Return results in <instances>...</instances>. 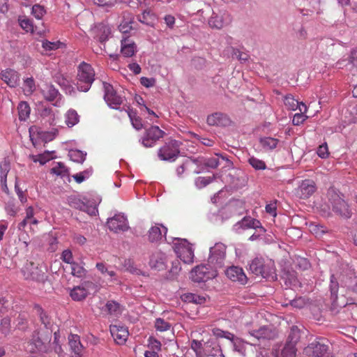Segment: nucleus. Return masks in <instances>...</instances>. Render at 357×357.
<instances>
[{
	"instance_id": "8",
	"label": "nucleus",
	"mask_w": 357,
	"mask_h": 357,
	"mask_svg": "<svg viewBox=\"0 0 357 357\" xmlns=\"http://www.w3.org/2000/svg\"><path fill=\"white\" fill-rule=\"evenodd\" d=\"M174 249L177 257L185 264L193 262L194 250L186 239L177 238L174 245Z\"/></svg>"
},
{
	"instance_id": "47",
	"label": "nucleus",
	"mask_w": 357,
	"mask_h": 357,
	"mask_svg": "<svg viewBox=\"0 0 357 357\" xmlns=\"http://www.w3.org/2000/svg\"><path fill=\"white\" fill-rule=\"evenodd\" d=\"M92 174L91 169H86L84 172L77 173L73 176V178L77 183H82L86 178H89Z\"/></svg>"
},
{
	"instance_id": "37",
	"label": "nucleus",
	"mask_w": 357,
	"mask_h": 357,
	"mask_svg": "<svg viewBox=\"0 0 357 357\" xmlns=\"http://www.w3.org/2000/svg\"><path fill=\"white\" fill-rule=\"evenodd\" d=\"M68 155L71 160L78 162L82 163L86 159V153H83L79 150H70L69 151Z\"/></svg>"
},
{
	"instance_id": "6",
	"label": "nucleus",
	"mask_w": 357,
	"mask_h": 357,
	"mask_svg": "<svg viewBox=\"0 0 357 357\" xmlns=\"http://www.w3.org/2000/svg\"><path fill=\"white\" fill-rule=\"evenodd\" d=\"M301 338L300 330L297 326H292L288 335L287 342L280 355L275 357H296V345Z\"/></svg>"
},
{
	"instance_id": "48",
	"label": "nucleus",
	"mask_w": 357,
	"mask_h": 357,
	"mask_svg": "<svg viewBox=\"0 0 357 357\" xmlns=\"http://www.w3.org/2000/svg\"><path fill=\"white\" fill-rule=\"evenodd\" d=\"M45 13L46 10L45 8L40 5L36 4L32 8L33 15L38 20L42 19Z\"/></svg>"
},
{
	"instance_id": "22",
	"label": "nucleus",
	"mask_w": 357,
	"mask_h": 357,
	"mask_svg": "<svg viewBox=\"0 0 357 357\" xmlns=\"http://www.w3.org/2000/svg\"><path fill=\"white\" fill-rule=\"evenodd\" d=\"M225 274L231 280L239 282L242 284H245L248 281V278L243 268L239 266H232L227 268L225 271Z\"/></svg>"
},
{
	"instance_id": "27",
	"label": "nucleus",
	"mask_w": 357,
	"mask_h": 357,
	"mask_svg": "<svg viewBox=\"0 0 357 357\" xmlns=\"http://www.w3.org/2000/svg\"><path fill=\"white\" fill-rule=\"evenodd\" d=\"M123 20L119 26V31L123 33H127L132 29V24L134 23V17L129 12L123 13Z\"/></svg>"
},
{
	"instance_id": "33",
	"label": "nucleus",
	"mask_w": 357,
	"mask_h": 357,
	"mask_svg": "<svg viewBox=\"0 0 357 357\" xmlns=\"http://www.w3.org/2000/svg\"><path fill=\"white\" fill-rule=\"evenodd\" d=\"M279 140L273 137H263L259 140L261 146L266 151L276 148Z\"/></svg>"
},
{
	"instance_id": "54",
	"label": "nucleus",
	"mask_w": 357,
	"mask_h": 357,
	"mask_svg": "<svg viewBox=\"0 0 357 357\" xmlns=\"http://www.w3.org/2000/svg\"><path fill=\"white\" fill-rule=\"evenodd\" d=\"M51 172L58 176H63L67 174V169L61 163H58L55 167L52 168Z\"/></svg>"
},
{
	"instance_id": "38",
	"label": "nucleus",
	"mask_w": 357,
	"mask_h": 357,
	"mask_svg": "<svg viewBox=\"0 0 357 357\" xmlns=\"http://www.w3.org/2000/svg\"><path fill=\"white\" fill-rule=\"evenodd\" d=\"M339 289V284L335 278V277L332 275L331 276V284H330V291H331V300L333 303H335L337 298V293Z\"/></svg>"
},
{
	"instance_id": "57",
	"label": "nucleus",
	"mask_w": 357,
	"mask_h": 357,
	"mask_svg": "<svg viewBox=\"0 0 357 357\" xmlns=\"http://www.w3.org/2000/svg\"><path fill=\"white\" fill-rule=\"evenodd\" d=\"M233 54L242 63L247 61L249 59V55L247 53L242 52L238 50L234 49Z\"/></svg>"
},
{
	"instance_id": "10",
	"label": "nucleus",
	"mask_w": 357,
	"mask_h": 357,
	"mask_svg": "<svg viewBox=\"0 0 357 357\" xmlns=\"http://www.w3.org/2000/svg\"><path fill=\"white\" fill-rule=\"evenodd\" d=\"M165 132L157 126H152L146 129L144 136L141 138L142 144L146 148L153 147L155 143L162 139Z\"/></svg>"
},
{
	"instance_id": "31",
	"label": "nucleus",
	"mask_w": 357,
	"mask_h": 357,
	"mask_svg": "<svg viewBox=\"0 0 357 357\" xmlns=\"http://www.w3.org/2000/svg\"><path fill=\"white\" fill-rule=\"evenodd\" d=\"M43 94L45 99L48 101H54L60 96L59 91L52 84L46 85L43 90Z\"/></svg>"
},
{
	"instance_id": "34",
	"label": "nucleus",
	"mask_w": 357,
	"mask_h": 357,
	"mask_svg": "<svg viewBox=\"0 0 357 357\" xmlns=\"http://www.w3.org/2000/svg\"><path fill=\"white\" fill-rule=\"evenodd\" d=\"M19 119L20 121H25L29 116L30 107L26 102H21L17 107Z\"/></svg>"
},
{
	"instance_id": "12",
	"label": "nucleus",
	"mask_w": 357,
	"mask_h": 357,
	"mask_svg": "<svg viewBox=\"0 0 357 357\" xmlns=\"http://www.w3.org/2000/svg\"><path fill=\"white\" fill-rule=\"evenodd\" d=\"M205 265L197 266L190 273V278L195 282H204L216 276V271Z\"/></svg>"
},
{
	"instance_id": "18",
	"label": "nucleus",
	"mask_w": 357,
	"mask_h": 357,
	"mask_svg": "<svg viewBox=\"0 0 357 357\" xmlns=\"http://www.w3.org/2000/svg\"><path fill=\"white\" fill-rule=\"evenodd\" d=\"M250 336L259 341L264 340H272L277 336V333L272 327L264 326L258 329L249 331Z\"/></svg>"
},
{
	"instance_id": "39",
	"label": "nucleus",
	"mask_w": 357,
	"mask_h": 357,
	"mask_svg": "<svg viewBox=\"0 0 357 357\" xmlns=\"http://www.w3.org/2000/svg\"><path fill=\"white\" fill-rule=\"evenodd\" d=\"M20 26L26 32L34 31V27L32 21L26 17H20L18 19Z\"/></svg>"
},
{
	"instance_id": "14",
	"label": "nucleus",
	"mask_w": 357,
	"mask_h": 357,
	"mask_svg": "<svg viewBox=\"0 0 357 357\" xmlns=\"http://www.w3.org/2000/svg\"><path fill=\"white\" fill-rule=\"evenodd\" d=\"M105 91L104 99L107 105L113 109H119L123 102V98L117 95L113 86L106 82H103Z\"/></svg>"
},
{
	"instance_id": "20",
	"label": "nucleus",
	"mask_w": 357,
	"mask_h": 357,
	"mask_svg": "<svg viewBox=\"0 0 357 357\" xmlns=\"http://www.w3.org/2000/svg\"><path fill=\"white\" fill-rule=\"evenodd\" d=\"M231 22V18L230 15L224 12L220 14H213L208 20V24L212 28L220 29L229 25Z\"/></svg>"
},
{
	"instance_id": "29",
	"label": "nucleus",
	"mask_w": 357,
	"mask_h": 357,
	"mask_svg": "<svg viewBox=\"0 0 357 357\" xmlns=\"http://www.w3.org/2000/svg\"><path fill=\"white\" fill-rule=\"evenodd\" d=\"M68 343L72 351L74 352L75 354L80 356L83 346L80 342L79 337L77 335H70L68 337Z\"/></svg>"
},
{
	"instance_id": "7",
	"label": "nucleus",
	"mask_w": 357,
	"mask_h": 357,
	"mask_svg": "<svg viewBox=\"0 0 357 357\" xmlns=\"http://www.w3.org/2000/svg\"><path fill=\"white\" fill-rule=\"evenodd\" d=\"M328 195L333 211L335 213L346 218L351 217V212L349 205L334 190H330Z\"/></svg>"
},
{
	"instance_id": "19",
	"label": "nucleus",
	"mask_w": 357,
	"mask_h": 357,
	"mask_svg": "<svg viewBox=\"0 0 357 357\" xmlns=\"http://www.w3.org/2000/svg\"><path fill=\"white\" fill-rule=\"evenodd\" d=\"M251 228H260L263 232L265 231L261 226V222L258 220L252 218L250 216H245L241 220L237 222L234 225V229L236 231H239L241 229L245 230Z\"/></svg>"
},
{
	"instance_id": "46",
	"label": "nucleus",
	"mask_w": 357,
	"mask_h": 357,
	"mask_svg": "<svg viewBox=\"0 0 357 357\" xmlns=\"http://www.w3.org/2000/svg\"><path fill=\"white\" fill-rule=\"evenodd\" d=\"M155 327L157 331L163 332L169 330L171 324L163 319L158 318L155 322Z\"/></svg>"
},
{
	"instance_id": "23",
	"label": "nucleus",
	"mask_w": 357,
	"mask_h": 357,
	"mask_svg": "<svg viewBox=\"0 0 357 357\" xmlns=\"http://www.w3.org/2000/svg\"><path fill=\"white\" fill-rule=\"evenodd\" d=\"M137 52V45L129 36H123L121 40V53L125 57H131Z\"/></svg>"
},
{
	"instance_id": "45",
	"label": "nucleus",
	"mask_w": 357,
	"mask_h": 357,
	"mask_svg": "<svg viewBox=\"0 0 357 357\" xmlns=\"http://www.w3.org/2000/svg\"><path fill=\"white\" fill-rule=\"evenodd\" d=\"M248 162L256 170H263L266 168V163L263 160L254 156L248 159Z\"/></svg>"
},
{
	"instance_id": "53",
	"label": "nucleus",
	"mask_w": 357,
	"mask_h": 357,
	"mask_svg": "<svg viewBox=\"0 0 357 357\" xmlns=\"http://www.w3.org/2000/svg\"><path fill=\"white\" fill-rule=\"evenodd\" d=\"M15 190L17 195V197L21 202V203L24 204L27 201L26 195L24 191L22 190V189L20 188L17 178H16L15 183Z\"/></svg>"
},
{
	"instance_id": "28",
	"label": "nucleus",
	"mask_w": 357,
	"mask_h": 357,
	"mask_svg": "<svg viewBox=\"0 0 357 357\" xmlns=\"http://www.w3.org/2000/svg\"><path fill=\"white\" fill-rule=\"evenodd\" d=\"M166 257L162 252H156L151 255L149 264L151 268L157 270H162L165 268Z\"/></svg>"
},
{
	"instance_id": "56",
	"label": "nucleus",
	"mask_w": 357,
	"mask_h": 357,
	"mask_svg": "<svg viewBox=\"0 0 357 357\" xmlns=\"http://www.w3.org/2000/svg\"><path fill=\"white\" fill-rule=\"evenodd\" d=\"M317 153L318 155L321 158H327L329 155L327 144L325 143V144L320 145L317 149Z\"/></svg>"
},
{
	"instance_id": "2",
	"label": "nucleus",
	"mask_w": 357,
	"mask_h": 357,
	"mask_svg": "<svg viewBox=\"0 0 357 357\" xmlns=\"http://www.w3.org/2000/svg\"><path fill=\"white\" fill-rule=\"evenodd\" d=\"M51 341V333L40 336L38 331H33L31 339L27 342L26 349L31 354L47 353Z\"/></svg>"
},
{
	"instance_id": "58",
	"label": "nucleus",
	"mask_w": 357,
	"mask_h": 357,
	"mask_svg": "<svg viewBox=\"0 0 357 357\" xmlns=\"http://www.w3.org/2000/svg\"><path fill=\"white\" fill-rule=\"evenodd\" d=\"M24 90L30 93L35 90V84L33 78H27L24 80Z\"/></svg>"
},
{
	"instance_id": "11",
	"label": "nucleus",
	"mask_w": 357,
	"mask_h": 357,
	"mask_svg": "<svg viewBox=\"0 0 357 357\" xmlns=\"http://www.w3.org/2000/svg\"><path fill=\"white\" fill-rule=\"evenodd\" d=\"M226 246L222 243H216L210 249V255L208 259V264L216 269L223 266L225 258Z\"/></svg>"
},
{
	"instance_id": "55",
	"label": "nucleus",
	"mask_w": 357,
	"mask_h": 357,
	"mask_svg": "<svg viewBox=\"0 0 357 357\" xmlns=\"http://www.w3.org/2000/svg\"><path fill=\"white\" fill-rule=\"evenodd\" d=\"M61 258L64 262L70 265L74 262L72 252L68 249L63 251Z\"/></svg>"
},
{
	"instance_id": "5",
	"label": "nucleus",
	"mask_w": 357,
	"mask_h": 357,
	"mask_svg": "<svg viewBox=\"0 0 357 357\" xmlns=\"http://www.w3.org/2000/svg\"><path fill=\"white\" fill-rule=\"evenodd\" d=\"M181 142L170 139L162 146L158 151V156L161 160L174 162L180 153Z\"/></svg>"
},
{
	"instance_id": "59",
	"label": "nucleus",
	"mask_w": 357,
	"mask_h": 357,
	"mask_svg": "<svg viewBox=\"0 0 357 357\" xmlns=\"http://www.w3.org/2000/svg\"><path fill=\"white\" fill-rule=\"evenodd\" d=\"M149 348L156 351H160L161 348V343L153 337H149Z\"/></svg>"
},
{
	"instance_id": "63",
	"label": "nucleus",
	"mask_w": 357,
	"mask_h": 357,
	"mask_svg": "<svg viewBox=\"0 0 357 357\" xmlns=\"http://www.w3.org/2000/svg\"><path fill=\"white\" fill-rule=\"evenodd\" d=\"M9 303L5 298H0V317L8 312Z\"/></svg>"
},
{
	"instance_id": "25",
	"label": "nucleus",
	"mask_w": 357,
	"mask_h": 357,
	"mask_svg": "<svg viewBox=\"0 0 357 357\" xmlns=\"http://www.w3.org/2000/svg\"><path fill=\"white\" fill-rule=\"evenodd\" d=\"M335 67L338 69L346 68L349 70H351L354 68L357 67V51L352 50L349 56L347 59H342L335 63Z\"/></svg>"
},
{
	"instance_id": "13",
	"label": "nucleus",
	"mask_w": 357,
	"mask_h": 357,
	"mask_svg": "<svg viewBox=\"0 0 357 357\" xmlns=\"http://www.w3.org/2000/svg\"><path fill=\"white\" fill-rule=\"evenodd\" d=\"M22 273L26 280L44 282L46 279L45 272L33 262L27 263L23 268Z\"/></svg>"
},
{
	"instance_id": "35",
	"label": "nucleus",
	"mask_w": 357,
	"mask_h": 357,
	"mask_svg": "<svg viewBox=\"0 0 357 357\" xmlns=\"http://www.w3.org/2000/svg\"><path fill=\"white\" fill-rule=\"evenodd\" d=\"M128 114L133 128L137 130H142L144 127L142 118L137 116L136 112L132 110L128 111Z\"/></svg>"
},
{
	"instance_id": "17",
	"label": "nucleus",
	"mask_w": 357,
	"mask_h": 357,
	"mask_svg": "<svg viewBox=\"0 0 357 357\" xmlns=\"http://www.w3.org/2000/svg\"><path fill=\"white\" fill-rule=\"evenodd\" d=\"M316 190L315 182L310 179H305L302 181L296 189V195L298 198L305 199L312 196Z\"/></svg>"
},
{
	"instance_id": "52",
	"label": "nucleus",
	"mask_w": 357,
	"mask_h": 357,
	"mask_svg": "<svg viewBox=\"0 0 357 357\" xmlns=\"http://www.w3.org/2000/svg\"><path fill=\"white\" fill-rule=\"evenodd\" d=\"M10 171V163L8 160H4L0 163L1 178H7L8 173Z\"/></svg>"
},
{
	"instance_id": "36",
	"label": "nucleus",
	"mask_w": 357,
	"mask_h": 357,
	"mask_svg": "<svg viewBox=\"0 0 357 357\" xmlns=\"http://www.w3.org/2000/svg\"><path fill=\"white\" fill-rule=\"evenodd\" d=\"M79 121V116L74 109H70L66 114V123L68 127H73Z\"/></svg>"
},
{
	"instance_id": "61",
	"label": "nucleus",
	"mask_w": 357,
	"mask_h": 357,
	"mask_svg": "<svg viewBox=\"0 0 357 357\" xmlns=\"http://www.w3.org/2000/svg\"><path fill=\"white\" fill-rule=\"evenodd\" d=\"M307 118V116H305L303 114L297 113L294 116L292 123L295 126H298L303 123L306 120Z\"/></svg>"
},
{
	"instance_id": "49",
	"label": "nucleus",
	"mask_w": 357,
	"mask_h": 357,
	"mask_svg": "<svg viewBox=\"0 0 357 357\" xmlns=\"http://www.w3.org/2000/svg\"><path fill=\"white\" fill-rule=\"evenodd\" d=\"M10 329V319L8 317L1 319L0 324V331L5 335H8Z\"/></svg>"
},
{
	"instance_id": "51",
	"label": "nucleus",
	"mask_w": 357,
	"mask_h": 357,
	"mask_svg": "<svg viewBox=\"0 0 357 357\" xmlns=\"http://www.w3.org/2000/svg\"><path fill=\"white\" fill-rule=\"evenodd\" d=\"M220 165V158H205L204 167L212 169L217 168Z\"/></svg>"
},
{
	"instance_id": "4",
	"label": "nucleus",
	"mask_w": 357,
	"mask_h": 357,
	"mask_svg": "<svg viewBox=\"0 0 357 357\" xmlns=\"http://www.w3.org/2000/svg\"><path fill=\"white\" fill-rule=\"evenodd\" d=\"M249 267L251 273L257 276H261L264 278H273L275 275L273 262L271 260L265 261L262 257L253 259L249 264Z\"/></svg>"
},
{
	"instance_id": "1",
	"label": "nucleus",
	"mask_w": 357,
	"mask_h": 357,
	"mask_svg": "<svg viewBox=\"0 0 357 357\" xmlns=\"http://www.w3.org/2000/svg\"><path fill=\"white\" fill-rule=\"evenodd\" d=\"M95 72L90 64L82 62L78 67L77 75V88L79 91H88L95 78Z\"/></svg>"
},
{
	"instance_id": "9",
	"label": "nucleus",
	"mask_w": 357,
	"mask_h": 357,
	"mask_svg": "<svg viewBox=\"0 0 357 357\" xmlns=\"http://www.w3.org/2000/svg\"><path fill=\"white\" fill-rule=\"evenodd\" d=\"M68 203L70 207L84 211L90 215L98 213L96 201L84 202L76 196H70L68 198Z\"/></svg>"
},
{
	"instance_id": "3",
	"label": "nucleus",
	"mask_w": 357,
	"mask_h": 357,
	"mask_svg": "<svg viewBox=\"0 0 357 357\" xmlns=\"http://www.w3.org/2000/svg\"><path fill=\"white\" fill-rule=\"evenodd\" d=\"M305 357H329V342L322 337L316 338L303 349Z\"/></svg>"
},
{
	"instance_id": "50",
	"label": "nucleus",
	"mask_w": 357,
	"mask_h": 357,
	"mask_svg": "<svg viewBox=\"0 0 357 357\" xmlns=\"http://www.w3.org/2000/svg\"><path fill=\"white\" fill-rule=\"evenodd\" d=\"M61 44L60 41L50 42L45 40L43 42L42 46L46 51H50L59 49Z\"/></svg>"
},
{
	"instance_id": "24",
	"label": "nucleus",
	"mask_w": 357,
	"mask_h": 357,
	"mask_svg": "<svg viewBox=\"0 0 357 357\" xmlns=\"http://www.w3.org/2000/svg\"><path fill=\"white\" fill-rule=\"evenodd\" d=\"M230 123L231 121L227 115L220 112H215L207 117V123L209 126L225 127Z\"/></svg>"
},
{
	"instance_id": "21",
	"label": "nucleus",
	"mask_w": 357,
	"mask_h": 357,
	"mask_svg": "<svg viewBox=\"0 0 357 357\" xmlns=\"http://www.w3.org/2000/svg\"><path fill=\"white\" fill-rule=\"evenodd\" d=\"M109 330L112 336L118 344H123L126 342L129 335L126 327L121 325H112Z\"/></svg>"
},
{
	"instance_id": "30",
	"label": "nucleus",
	"mask_w": 357,
	"mask_h": 357,
	"mask_svg": "<svg viewBox=\"0 0 357 357\" xmlns=\"http://www.w3.org/2000/svg\"><path fill=\"white\" fill-rule=\"evenodd\" d=\"M54 81L66 91V93L71 94V93L74 91L73 87L71 86L70 82L63 75L60 73L56 74Z\"/></svg>"
},
{
	"instance_id": "42",
	"label": "nucleus",
	"mask_w": 357,
	"mask_h": 357,
	"mask_svg": "<svg viewBox=\"0 0 357 357\" xmlns=\"http://www.w3.org/2000/svg\"><path fill=\"white\" fill-rule=\"evenodd\" d=\"M106 310L110 314L117 316L121 314L120 305L113 301H108L105 305Z\"/></svg>"
},
{
	"instance_id": "60",
	"label": "nucleus",
	"mask_w": 357,
	"mask_h": 357,
	"mask_svg": "<svg viewBox=\"0 0 357 357\" xmlns=\"http://www.w3.org/2000/svg\"><path fill=\"white\" fill-rule=\"evenodd\" d=\"M296 264L301 270H307L310 267L309 261L305 258H298Z\"/></svg>"
},
{
	"instance_id": "64",
	"label": "nucleus",
	"mask_w": 357,
	"mask_h": 357,
	"mask_svg": "<svg viewBox=\"0 0 357 357\" xmlns=\"http://www.w3.org/2000/svg\"><path fill=\"white\" fill-rule=\"evenodd\" d=\"M38 311L40 312V319L42 324H44L45 327H48L50 325V319L49 317L43 312V310H42L41 308H40Z\"/></svg>"
},
{
	"instance_id": "44",
	"label": "nucleus",
	"mask_w": 357,
	"mask_h": 357,
	"mask_svg": "<svg viewBox=\"0 0 357 357\" xmlns=\"http://www.w3.org/2000/svg\"><path fill=\"white\" fill-rule=\"evenodd\" d=\"M215 178V175L213 176H199L196 178L195 185L198 188H202L213 182Z\"/></svg>"
},
{
	"instance_id": "32",
	"label": "nucleus",
	"mask_w": 357,
	"mask_h": 357,
	"mask_svg": "<svg viewBox=\"0 0 357 357\" xmlns=\"http://www.w3.org/2000/svg\"><path fill=\"white\" fill-rule=\"evenodd\" d=\"M98 31L99 33L97 35L98 40L105 48L104 43L108 39L111 33L110 28L105 25H101L98 27Z\"/></svg>"
},
{
	"instance_id": "41",
	"label": "nucleus",
	"mask_w": 357,
	"mask_h": 357,
	"mask_svg": "<svg viewBox=\"0 0 357 357\" xmlns=\"http://www.w3.org/2000/svg\"><path fill=\"white\" fill-rule=\"evenodd\" d=\"M284 103L289 109L295 111L299 107V101L294 98L291 94L284 97Z\"/></svg>"
},
{
	"instance_id": "15",
	"label": "nucleus",
	"mask_w": 357,
	"mask_h": 357,
	"mask_svg": "<svg viewBox=\"0 0 357 357\" xmlns=\"http://www.w3.org/2000/svg\"><path fill=\"white\" fill-rule=\"evenodd\" d=\"M95 289V284L92 282L85 281L80 285L74 287L70 292V296L73 301H81L86 298L90 290Z\"/></svg>"
},
{
	"instance_id": "26",
	"label": "nucleus",
	"mask_w": 357,
	"mask_h": 357,
	"mask_svg": "<svg viewBox=\"0 0 357 357\" xmlns=\"http://www.w3.org/2000/svg\"><path fill=\"white\" fill-rule=\"evenodd\" d=\"M1 79L10 87H15L19 84L20 77L18 73L12 69H6L1 73Z\"/></svg>"
},
{
	"instance_id": "43",
	"label": "nucleus",
	"mask_w": 357,
	"mask_h": 357,
	"mask_svg": "<svg viewBox=\"0 0 357 357\" xmlns=\"http://www.w3.org/2000/svg\"><path fill=\"white\" fill-rule=\"evenodd\" d=\"M71 273L73 276L82 278L86 274V270L82 266L74 261L71 264Z\"/></svg>"
},
{
	"instance_id": "62",
	"label": "nucleus",
	"mask_w": 357,
	"mask_h": 357,
	"mask_svg": "<svg viewBox=\"0 0 357 357\" xmlns=\"http://www.w3.org/2000/svg\"><path fill=\"white\" fill-rule=\"evenodd\" d=\"M140 83L142 85L146 88H149L153 86L155 84V79L153 78H148L146 77H142L140 79Z\"/></svg>"
},
{
	"instance_id": "16",
	"label": "nucleus",
	"mask_w": 357,
	"mask_h": 357,
	"mask_svg": "<svg viewBox=\"0 0 357 357\" xmlns=\"http://www.w3.org/2000/svg\"><path fill=\"white\" fill-rule=\"evenodd\" d=\"M108 228L115 233L127 231L129 228L126 217L122 214H116L109 218L107 222Z\"/></svg>"
},
{
	"instance_id": "40",
	"label": "nucleus",
	"mask_w": 357,
	"mask_h": 357,
	"mask_svg": "<svg viewBox=\"0 0 357 357\" xmlns=\"http://www.w3.org/2000/svg\"><path fill=\"white\" fill-rule=\"evenodd\" d=\"M162 236V231L158 226L152 227L149 231V239L151 242L160 240Z\"/></svg>"
}]
</instances>
